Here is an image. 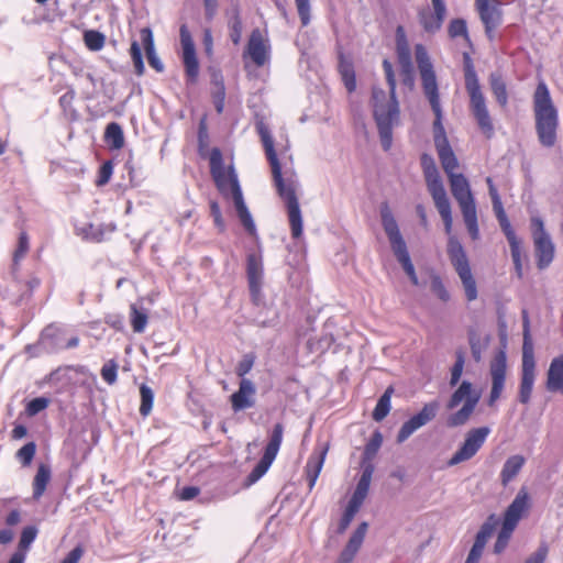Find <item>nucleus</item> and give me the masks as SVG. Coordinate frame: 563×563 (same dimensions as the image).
Segmentation results:
<instances>
[{"instance_id":"obj_28","label":"nucleus","mask_w":563,"mask_h":563,"mask_svg":"<svg viewBox=\"0 0 563 563\" xmlns=\"http://www.w3.org/2000/svg\"><path fill=\"white\" fill-rule=\"evenodd\" d=\"M545 385L549 391L563 394V354L551 361Z\"/></svg>"},{"instance_id":"obj_43","label":"nucleus","mask_w":563,"mask_h":563,"mask_svg":"<svg viewBox=\"0 0 563 563\" xmlns=\"http://www.w3.org/2000/svg\"><path fill=\"white\" fill-rule=\"evenodd\" d=\"M140 395H141L140 413L142 416L146 417L153 408L154 393L150 386L142 384L140 387Z\"/></svg>"},{"instance_id":"obj_38","label":"nucleus","mask_w":563,"mask_h":563,"mask_svg":"<svg viewBox=\"0 0 563 563\" xmlns=\"http://www.w3.org/2000/svg\"><path fill=\"white\" fill-rule=\"evenodd\" d=\"M229 14L230 38L236 45L241 41L243 29L239 7L234 5Z\"/></svg>"},{"instance_id":"obj_60","label":"nucleus","mask_w":563,"mask_h":563,"mask_svg":"<svg viewBox=\"0 0 563 563\" xmlns=\"http://www.w3.org/2000/svg\"><path fill=\"white\" fill-rule=\"evenodd\" d=\"M356 510L353 508H350L346 506L342 518L340 519L339 526H338V533L342 534L345 532V530L349 528L350 523L352 522L353 518L356 515Z\"/></svg>"},{"instance_id":"obj_2","label":"nucleus","mask_w":563,"mask_h":563,"mask_svg":"<svg viewBox=\"0 0 563 563\" xmlns=\"http://www.w3.org/2000/svg\"><path fill=\"white\" fill-rule=\"evenodd\" d=\"M383 69L389 88V98L379 87L372 89V104L382 146L388 151L393 141V128L399 120V103L396 97V77L388 59L383 60Z\"/></svg>"},{"instance_id":"obj_7","label":"nucleus","mask_w":563,"mask_h":563,"mask_svg":"<svg viewBox=\"0 0 563 563\" xmlns=\"http://www.w3.org/2000/svg\"><path fill=\"white\" fill-rule=\"evenodd\" d=\"M379 213L383 229L388 238L390 249L395 257L408 277L415 275L416 271L411 262L407 244L400 233L398 223L387 202L382 203Z\"/></svg>"},{"instance_id":"obj_26","label":"nucleus","mask_w":563,"mask_h":563,"mask_svg":"<svg viewBox=\"0 0 563 563\" xmlns=\"http://www.w3.org/2000/svg\"><path fill=\"white\" fill-rule=\"evenodd\" d=\"M233 203L234 208L236 210V214L244 227V229L251 234H255L256 227L254 223V220L252 218L251 212L249 211V208L244 201L242 189L240 186V183L233 179Z\"/></svg>"},{"instance_id":"obj_55","label":"nucleus","mask_w":563,"mask_h":563,"mask_svg":"<svg viewBox=\"0 0 563 563\" xmlns=\"http://www.w3.org/2000/svg\"><path fill=\"white\" fill-rule=\"evenodd\" d=\"M115 230L113 224H100L98 227L90 225V238L96 242H101L107 233H111Z\"/></svg>"},{"instance_id":"obj_62","label":"nucleus","mask_w":563,"mask_h":563,"mask_svg":"<svg viewBox=\"0 0 563 563\" xmlns=\"http://www.w3.org/2000/svg\"><path fill=\"white\" fill-rule=\"evenodd\" d=\"M498 525H499L498 517L495 514H492L487 517L485 522L481 526L479 531L492 537V534L494 533V531Z\"/></svg>"},{"instance_id":"obj_15","label":"nucleus","mask_w":563,"mask_h":563,"mask_svg":"<svg viewBox=\"0 0 563 563\" xmlns=\"http://www.w3.org/2000/svg\"><path fill=\"white\" fill-rule=\"evenodd\" d=\"M467 93L470 96V108L478 129L486 139H492L495 134V129L482 89Z\"/></svg>"},{"instance_id":"obj_34","label":"nucleus","mask_w":563,"mask_h":563,"mask_svg":"<svg viewBox=\"0 0 563 563\" xmlns=\"http://www.w3.org/2000/svg\"><path fill=\"white\" fill-rule=\"evenodd\" d=\"M51 479V468L46 464H41L33 481V497L40 499Z\"/></svg>"},{"instance_id":"obj_36","label":"nucleus","mask_w":563,"mask_h":563,"mask_svg":"<svg viewBox=\"0 0 563 563\" xmlns=\"http://www.w3.org/2000/svg\"><path fill=\"white\" fill-rule=\"evenodd\" d=\"M396 52L398 63H407V60H411V52L409 47V43L407 41V36L405 30L401 25L396 29Z\"/></svg>"},{"instance_id":"obj_1","label":"nucleus","mask_w":563,"mask_h":563,"mask_svg":"<svg viewBox=\"0 0 563 563\" xmlns=\"http://www.w3.org/2000/svg\"><path fill=\"white\" fill-rule=\"evenodd\" d=\"M257 132L261 136L272 168L273 180L277 189V194L284 200L287 208L291 235L292 238L298 239L302 234V216L297 198L299 183L294 175L286 177L283 176L282 166L274 148L272 134L263 122L257 124Z\"/></svg>"},{"instance_id":"obj_12","label":"nucleus","mask_w":563,"mask_h":563,"mask_svg":"<svg viewBox=\"0 0 563 563\" xmlns=\"http://www.w3.org/2000/svg\"><path fill=\"white\" fill-rule=\"evenodd\" d=\"M531 230L537 256V265L540 269H544L553 261L554 245L550 235L544 229L542 219L533 217L531 219Z\"/></svg>"},{"instance_id":"obj_5","label":"nucleus","mask_w":563,"mask_h":563,"mask_svg":"<svg viewBox=\"0 0 563 563\" xmlns=\"http://www.w3.org/2000/svg\"><path fill=\"white\" fill-rule=\"evenodd\" d=\"M449 178L451 192L457 201L466 229L473 240L479 238L476 205L470 183L463 174L451 175Z\"/></svg>"},{"instance_id":"obj_11","label":"nucleus","mask_w":563,"mask_h":563,"mask_svg":"<svg viewBox=\"0 0 563 563\" xmlns=\"http://www.w3.org/2000/svg\"><path fill=\"white\" fill-rule=\"evenodd\" d=\"M210 174L212 179L224 198H233V179L239 181L238 174L233 165L227 169L220 148L213 147L209 154Z\"/></svg>"},{"instance_id":"obj_41","label":"nucleus","mask_w":563,"mask_h":563,"mask_svg":"<svg viewBox=\"0 0 563 563\" xmlns=\"http://www.w3.org/2000/svg\"><path fill=\"white\" fill-rule=\"evenodd\" d=\"M448 33L451 38L462 36L467 43H471L467 24L464 19H453L448 26Z\"/></svg>"},{"instance_id":"obj_22","label":"nucleus","mask_w":563,"mask_h":563,"mask_svg":"<svg viewBox=\"0 0 563 563\" xmlns=\"http://www.w3.org/2000/svg\"><path fill=\"white\" fill-rule=\"evenodd\" d=\"M536 379V360L534 355H522L521 379L519 386L518 400L527 405L531 399L533 384Z\"/></svg>"},{"instance_id":"obj_46","label":"nucleus","mask_w":563,"mask_h":563,"mask_svg":"<svg viewBox=\"0 0 563 563\" xmlns=\"http://www.w3.org/2000/svg\"><path fill=\"white\" fill-rule=\"evenodd\" d=\"M367 529L368 523L365 521L361 522L356 530L351 536L349 542L346 543V547L358 552L366 536Z\"/></svg>"},{"instance_id":"obj_23","label":"nucleus","mask_w":563,"mask_h":563,"mask_svg":"<svg viewBox=\"0 0 563 563\" xmlns=\"http://www.w3.org/2000/svg\"><path fill=\"white\" fill-rule=\"evenodd\" d=\"M269 49L268 41L263 37L262 32L258 29L253 30L249 38L246 52L257 67L264 66L268 60Z\"/></svg>"},{"instance_id":"obj_14","label":"nucleus","mask_w":563,"mask_h":563,"mask_svg":"<svg viewBox=\"0 0 563 563\" xmlns=\"http://www.w3.org/2000/svg\"><path fill=\"white\" fill-rule=\"evenodd\" d=\"M489 432L490 429L488 427L471 429L466 433L465 440L461 448L448 461V465L454 466L471 460L483 446Z\"/></svg>"},{"instance_id":"obj_37","label":"nucleus","mask_w":563,"mask_h":563,"mask_svg":"<svg viewBox=\"0 0 563 563\" xmlns=\"http://www.w3.org/2000/svg\"><path fill=\"white\" fill-rule=\"evenodd\" d=\"M489 84L497 102L501 107H505L508 102V93L506 89V84L503 80L501 76L496 73L490 74Z\"/></svg>"},{"instance_id":"obj_17","label":"nucleus","mask_w":563,"mask_h":563,"mask_svg":"<svg viewBox=\"0 0 563 563\" xmlns=\"http://www.w3.org/2000/svg\"><path fill=\"white\" fill-rule=\"evenodd\" d=\"M246 275L252 300L260 303L262 300L263 286V260L258 253H250L246 258Z\"/></svg>"},{"instance_id":"obj_35","label":"nucleus","mask_w":563,"mask_h":563,"mask_svg":"<svg viewBox=\"0 0 563 563\" xmlns=\"http://www.w3.org/2000/svg\"><path fill=\"white\" fill-rule=\"evenodd\" d=\"M104 141L111 148L120 150L124 145V135L121 125L117 122H111L107 125L104 131Z\"/></svg>"},{"instance_id":"obj_24","label":"nucleus","mask_w":563,"mask_h":563,"mask_svg":"<svg viewBox=\"0 0 563 563\" xmlns=\"http://www.w3.org/2000/svg\"><path fill=\"white\" fill-rule=\"evenodd\" d=\"M479 18L485 26L487 37L494 40V31L501 24L503 14L500 9L493 4L492 1H483L475 3Z\"/></svg>"},{"instance_id":"obj_44","label":"nucleus","mask_w":563,"mask_h":563,"mask_svg":"<svg viewBox=\"0 0 563 563\" xmlns=\"http://www.w3.org/2000/svg\"><path fill=\"white\" fill-rule=\"evenodd\" d=\"M468 343L474 361L479 362L482 360V352L485 350L487 343L482 341L479 334L475 330L468 331Z\"/></svg>"},{"instance_id":"obj_57","label":"nucleus","mask_w":563,"mask_h":563,"mask_svg":"<svg viewBox=\"0 0 563 563\" xmlns=\"http://www.w3.org/2000/svg\"><path fill=\"white\" fill-rule=\"evenodd\" d=\"M49 400L45 397H36L32 399L26 406V412L29 416H35L45 408H47Z\"/></svg>"},{"instance_id":"obj_10","label":"nucleus","mask_w":563,"mask_h":563,"mask_svg":"<svg viewBox=\"0 0 563 563\" xmlns=\"http://www.w3.org/2000/svg\"><path fill=\"white\" fill-rule=\"evenodd\" d=\"M448 255L463 284L467 300H475L477 298L476 282L473 277L466 253L457 238L454 235H450L449 238Z\"/></svg>"},{"instance_id":"obj_13","label":"nucleus","mask_w":563,"mask_h":563,"mask_svg":"<svg viewBox=\"0 0 563 563\" xmlns=\"http://www.w3.org/2000/svg\"><path fill=\"white\" fill-rule=\"evenodd\" d=\"M283 424L276 423L273 428L269 441L265 448L263 456L247 476V481L250 484L257 482L268 471L279 451L283 441Z\"/></svg>"},{"instance_id":"obj_19","label":"nucleus","mask_w":563,"mask_h":563,"mask_svg":"<svg viewBox=\"0 0 563 563\" xmlns=\"http://www.w3.org/2000/svg\"><path fill=\"white\" fill-rule=\"evenodd\" d=\"M183 48V63L189 81L195 82L199 75V63L196 55L195 43L188 27L183 24L179 30Z\"/></svg>"},{"instance_id":"obj_33","label":"nucleus","mask_w":563,"mask_h":563,"mask_svg":"<svg viewBox=\"0 0 563 563\" xmlns=\"http://www.w3.org/2000/svg\"><path fill=\"white\" fill-rule=\"evenodd\" d=\"M463 67L466 91L470 92L481 89V85L478 81L477 74L475 71L473 59L471 55L466 52L463 53Z\"/></svg>"},{"instance_id":"obj_25","label":"nucleus","mask_w":563,"mask_h":563,"mask_svg":"<svg viewBox=\"0 0 563 563\" xmlns=\"http://www.w3.org/2000/svg\"><path fill=\"white\" fill-rule=\"evenodd\" d=\"M256 388L252 380L242 378L238 391L230 397L233 411H242L255 405Z\"/></svg>"},{"instance_id":"obj_30","label":"nucleus","mask_w":563,"mask_h":563,"mask_svg":"<svg viewBox=\"0 0 563 563\" xmlns=\"http://www.w3.org/2000/svg\"><path fill=\"white\" fill-rule=\"evenodd\" d=\"M525 463L526 459L520 454L508 457L500 472L501 485L506 487L519 474Z\"/></svg>"},{"instance_id":"obj_63","label":"nucleus","mask_w":563,"mask_h":563,"mask_svg":"<svg viewBox=\"0 0 563 563\" xmlns=\"http://www.w3.org/2000/svg\"><path fill=\"white\" fill-rule=\"evenodd\" d=\"M84 555V549L81 545L75 547L60 563H78Z\"/></svg>"},{"instance_id":"obj_51","label":"nucleus","mask_w":563,"mask_h":563,"mask_svg":"<svg viewBox=\"0 0 563 563\" xmlns=\"http://www.w3.org/2000/svg\"><path fill=\"white\" fill-rule=\"evenodd\" d=\"M101 377L109 385H113L118 377V363L114 360L108 361L101 368Z\"/></svg>"},{"instance_id":"obj_54","label":"nucleus","mask_w":563,"mask_h":563,"mask_svg":"<svg viewBox=\"0 0 563 563\" xmlns=\"http://www.w3.org/2000/svg\"><path fill=\"white\" fill-rule=\"evenodd\" d=\"M549 554V547L545 542H541L538 549L531 553L525 563H544Z\"/></svg>"},{"instance_id":"obj_6","label":"nucleus","mask_w":563,"mask_h":563,"mask_svg":"<svg viewBox=\"0 0 563 563\" xmlns=\"http://www.w3.org/2000/svg\"><path fill=\"white\" fill-rule=\"evenodd\" d=\"M379 213L383 229L388 238L390 249L395 257L408 277L415 275L416 271L411 262L407 244L400 233L398 223L387 202L382 203Z\"/></svg>"},{"instance_id":"obj_49","label":"nucleus","mask_w":563,"mask_h":563,"mask_svg":"<svg viewBox=\"0 0 563 563\" xmlns=\"http://www.w3.org/2000/svg\"><path fill=\"white\" fill-rule=\"evenodd\" d=\"M455 363L451 369V378H450V385L455 386L463 373L464 363H465V355L462 350L456 351L455 353Z\"/></svg>"},{"instance_id":"obj_21","label":"nucleus","mask_w":563,"mask_h":563,"mask_svg":"<svg viewBox=\"0 0 563 563\" xmlns=\"http://www.w3.org/2000/svg\"><path fill=\"white\" fill-rule=\"evenodd\" d=\"M433 12L429 9L419 11L418 18L422 29L430 34L441 30L446 15V5L444 0H431Z\"/></svg>"},{"instance_id":"obj_61","label":"nucleus","mask_w":563,"mask_h":563,"mask_svg":"<svg viewBox=\"0 0 563 563\" xmlns=\"http://www.w3.org/2000/svg\"><path fill=\"white\" fill-rule=\"evenodd\" d=\"M112 172H113L112 163L110 161L103 163L99 170V177L97 180V185H99V186L106 185L110 180Z\"/></svg>"},{"instance_id":"obj_47","label":"nucleus","mask_w":563,"mask_h":563,"mask_svg":"<svg viewBox=\"0 0 563 563\" xmlns=\"http://www.w3.org/2000/svg\"><path fill=\"white\" fill-rule=\"evenodd\" d=\"M36 453V444L35 442H27L15 453V457L20 461L22 466H29Z\"/></svg>"},{"instance_id":"obj_42","label":"nucleus","mask_w":563,"mask_h":563,"mask_svg":"<svg viewBox=\"0 0 563 563\" xmlns=\"http://www.w3.org/2000/svg\"><path fill=\"white\" fill-rule=\"evenodd\" d=\"M147 313L139 309L135 305H131V324L136 333H142L147 324Z\"/></svg>"},{"instance_id":"obj_8","label":"nucleus","mask_w":563,"mask_h":563,"mask_svg":"<svg viewBox=\"0 0 563 563\" xmlns=\"http://www.w3.org/2000/svg\"><path fill=\"white\" fill-rule=\"evenodd\" d=\"M528 507L529 495L525 488H521L504 514L501 529L499 530L494 544V552L496 554H500L507 548L515 529Z\"/></svg>"},{"instance_id":"obj_50","label":"nucleus","mask_w":563,"mask_h":563,"mask_svg":"<svg viewBox=\"0 0 563 563\" xmlns=\"http://www.w3.org/2000/svg\"><path fill=\"white\" fill-rule=\"evenodd\" d=\"M131 58L135 68V73L140 76L144 73V63L141 46L136 41H133L130 47Z\"/></svg>"},{"instance_id":"obj_40","label":"nucleus","mask_w":563,"mask_h":563,"mask_svg":"<svg viewBox=\"0 0 563 563\" xmlns=\"http://www.w3.org/2000/svg\"><path fill=\"white\" fill-rule=\"evenodd\" d=\"M339 70L344 82V86L349 92H353L356 88L355 73L352 64L340 60Z\"/></svg>"},{"instance_id":"obj_27","label":"nucleus","mask_w":563,"mask_h":563,"mask_svg":"<svg viewBox=\"0 0 563 563\" xmlns=\"http://www.w3.org/2000/svg\"><path fill=\"white\" fill-rule=\"evenodd\" d=\"M428 98L431 109L435 115V120L433 122V133H434V146L440 147L442 145H448L449 140L446 137V133L444 126L442 124V109L440 104V96L439 92L426 95Z\"/></svg>"},{"instance_id":"obj_18","label":"nucleus","mask_w":563,"mask_h":563,"mask_svg":"<svg viewBox=\"0 0 563 563\" xmlns=\"http://www.w3.org/2000/svg\"><path fill=\"white\" fill-rule=\"evenodd\" d=\"M415 54L424 95L439 92L433 65L426 47L422 44H417L415 47Z\"/></svg>"},{"instance_id":"obj_16","label":"nucleus","mask_w":563,"mask_h":563,"mask_svg":"<svg viewBox=\"0 0 563 563\" xmlns=\"http://www.w3.org/2000/svg\"><path fill=\"white\" fill-rule=\"evenodd\" d=\"M439 408L440 405L437 400L426 404L418 413L412 416L401 426L397 434V442H405L418 429L424 427L430 421H432L435 418Z\"/></svg>"},{"instance_id":"obj_31","label":"nucleus","mask_w":563,"mask_h":563,"mask_svg":"<svg viewBox=\"0 0 563 563\" xmlns=\"http://www.w3.org/2000/svg\"><path fill=\"white\" fill-rule=\"evenodd\" d=\"M327 449L322 450L318 454H312L306 465L307 478L309 482V489H312L316 485L317 478L322 470Z\"/></svg>"},{"instance_id":"obj_32","label":"nucleus","mask_w":563,"mask_h":563,"mask_svg":"<svg viewBox=\"0 0 563 563\" xmlns=\"http://www.w3.org/2000/svg\"><path fill=\"white\" fill-rule=\"evenodd\" d=\"M439 159L441 162L444 173L450 177L455 175L454 172L459 167L457 158L450 144L435 147Z\"/></svg>"},{"instance_id":"obj_39","label":"nucleus","mask_w":563,"mask_h":563,"mask_svg":"<svg viewBox=\"0 0 563 563\" xmlns=\"http://www.w3.org/2000/svg\"><path fill=\"white\" fill-rule=\"evenodd\" d=\"M393 394V388L388 387L385 393L379 397L375 409L373 411V419L377 422L382 421L386 418V416L390 411V398Z\"/></svg>"},{"instance_id":"obj_29","label":"nucleus","mask_w":563,"mask_h":563,"mask_svg":"<svg viewBox=\"0 0 563 563\" xmlns=\"http://www.w3.org/2000/svg\"><path fill=\"white\" fill-rule=\"evenodd\" d=\"M140 35L150 66L154 68L156 71L162 73L164 70V64L162 63V60L159 59L155 52L154 38L151 29H142Z\"/></svg>"},{"instance_id":"obj_53","label":"nucleus","mask_w":563,"mask_h":563,"mask_svg":"<svg viewBox=\"0 0 563 563\" xmlns=\"http://www.w3.org/2000/svg\"><path fill=\"white\" fill-rule=\"evenodd\" d=\"M383 443V435L380 432L378 431H375L371 438V440L367 442V444L365 445V451H364V454L367 459H371L373 457L378 449L380 448Z\"/></svg>"},{"instance_id":"obj_48","label":"nucleus","mask_w":563,"mask_h":563,"mask_svg":"<svg viewBox=\"0 0 563 563\" xmlns=\"http://www.w3.org/2000/svg\"><path fill=\"white\" fill-rule=\"evenodd\" d=\"M86 46L91 51H99L104 45V35L98 31H86L84 34Z\"/></svg>"},{"instance_id":"obj_52","label":"nucleus","mask_w":563,"mask_h":563,"mask_svg":"<svg viewBox=\"0 0 563 563\" xmlns=\"http://www.w3.org/2000/svg\"><path fill=\"white\" fill-rule=\"evenodd\" d=\"M522 334H523V343H522V355H534L533 342L530 333V320L522 321Z\"/></svg>"},{"instance_id":"obj_64","label":"nucleus","mask_w":563,"mask_h":563,"mask_svg":"<svg viewBox=\"0 0 563 563\" xmlns=\"http://www.w3.org/2000/svg\"><path fill=\"white\" fill-rule=\"evenodd\" d=\"M357 551L352 550L351 548L346 547L341 552L336 563H352Z\"/></svg>"},{"instance_id":"obj_58","label":"nucleus","mask_w":563,"mask_h":563,"mask_svg":"<svg viewBox=\"0 0 563 563\" xmlns=\"http://www.w3.org/2000/svg\"><path fill=\"white\" fill-rule=\"evenodd\" d=\"M297 11L301 21L302 26H307L310 23V1L309 0H295Z\"/></svg>"},{"instance_id":"obj_45","label":"nucleus","mask_w":563,"mask_h":563,"mask_svg":"<svg viewBox=\"0 0 563 563\" xmlns=\"http://www.w3.org/2000/svg\"><path fill=\"white\" fill-rule=\"evenodd\" d=\"M37 528L35 526H27L23 528L16 551H22L26 554L31 544L37 536Z\"/></svg>"},{"instance_id":"obj_56","label":"nucleus","mask_w":563,"mask_h":563,"mask_svg":"<svg viewBox=\"0 0 563 563\" xmlns=\"http://www.w3.org/2000/svg\"><path fill=\"white\" fill-rule=\"evenodd\" d=\"M431 290L442 300L448 301L450 299V295L445 289L442 279L438 275L431 276Z\"/></svg>"},{"instance_id":"obj_9","label":"nucleus","mask_w":563,"mask_h":563,"mask_svg":"<svg viewBox=\"0 0 563 563\" xmlns=\"http://www.w3.org/2000/svg\"><path fill=\"white\" fill-rule=\"evenodd\" d=\"M479 399L481 394L473 389L472 383L468 380H463L450 397L446 404V409L452 410L456 408L462 401H464V404L460 410L452 413L448 418V426L460 427L465 424L474 412Z\"/></svg>"},{"instance_id":"obj_4","label":"nucleus","mask_w":563,"mask_h":563,"mask_svg":"<svg viewBox=\"0 0 563 563\" xmlns=\"http://www.w3.org/2000/svg\"><path fill=\"white\" fill-rule=\"evenodd\" d=\"M421 166L428 191L430 192L435 208L443 220L445 232L451 234L453 222L451 203L434 159L428 154H422Z\"/></svg>"},{"instance_id":"obj_20","label":"nucleus","mask_w":563,"mask_h":563,"mask_svg":"<svg viewBox=\"0 0 563 563\" xmlns=\"http://www.w3.org/2000/svg\"><path fill=\"white\" fill-rule=\"evenodd\" d=\"M492 389L488 405L493 406L500 397L506 378V353L499 351L490 363Z\"/></svg>"},{"instance_id":"obj_59","label":"nucleus","mask_w":563,"mask_h":563,"mask_svg":"<svg viewBox=\"0 0 563 563\" xmlns=\"http://www.w3.org/2000/svg\"><path fill=\"white\" fill-rule=\"evenodd\" d=\"M27 251H29V236L25 232H21V234L19 236L18 249L14 252V256H13L14 263L18 264V262L22 257H24V255L26 254Z\"/></svg>"},{"instance_id":"obj_3","label":"nucleus","mask_w":563,"mask_h":563,"mask_svg":"<svg viewBox=\"0 0 563 563\" xmlns=\"http://www.w3.org/2000/svg\"><path fill=\"white\" fill-rule=\"evenodd\" d=\"M533 112L539 142L545 147H552L556 142L559 114L543 80L539 81L533 93Z\"/></svg>"}]
</instances>
